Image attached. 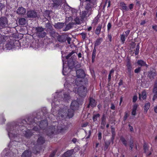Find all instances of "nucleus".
<instances>
[{"label":"nucleus","mask_w":157,"mask_h":157,"mask_svg":"<svg viewBox=\"0 0 157 157\" xmlns=\"http://www.w3.org/2000/svg\"><path fill=\"white\" fill-rule=\"evenodd\" d=\"M77 78L75 81V79L71 78H68V80L69 83L66 82L64 84V87L66 88L70 87V86L74 89L73 91L75 92H77L79 95L82 97L84 96L86 93V89L84 86L82 85L83 78L85 76L84 71L82 70H78L76 72Z\"/></svg>","instance_id":"nucleus-1"},{"label":"nucleus","mask_w":157,"mask_h":157,"mask_svg":"<svg viewBox=\"0 0 157 157\" xmlns=\"http://www.w3.org/2000/svg\"><path fill=\"white\" fill-rule=\"evenodd\" d=\"M78 103L77 101H73L71 105V109H62L59 111L57 116L59 117L61 116L62 117L64 116H68L69 118L72 117L73 116V111L78 108Z\"/></svg>","instance_id":"nucleus-2"},{"label":"nucleus","mask_w":157,"mask_h":157,"mask_svg":"<svg viewBox=\"0 0 157 157\" xmlns=\"http://www.w3.org/2000/svg\"><path fill=\"white\" fill-rule=\"evenodd\" d=\"M62 94L61 92H56L54 94V98L53 102L52 104V111H54V109L53 107L55 105H57L58 103L59 102L60 100L63 101V100L64 101H66L70 99V97L68 94H64L63 95L64 98H63L60 97Z\"/></svg>","instance_id":"nucleus-3"},{"label":"nucleus","mask_w":157,"mask_h":157,"mask_svg":"<svg viewBox=\"0 0 157 157\" xmlns=\"http://www.w3.org/2000/svg\"><path fill=\"white\" fill-rule=\"evenodd\" d=\"M67 128L64 127L59 126L56 128L55 126L52 125L48 128L46 133L48 135L50 136L56 131L63 133L65 132Z\"/></svg>","instance_id":"nucleus-4"},{"label":"nucleus","mask_w":157,"mask_h":157,"mask_svg":"<svg viewBox=\"0 0 157 157\" xmlns=\"http://www.w3.org/2000/svg\"><path fill=\"white\" fill-rule=\"evenodd\" d=\"M13 128V126L11 125H8L7 128L8 132V135L10 139H12L13 138H15L16 136L15 135V131L14 130H12V128Z\"/></svg>","instance_id":"nucleus-5"},{"label":"nucleus","mask_w":157,"mask_h":157,"mask_svg":"<svg viewBox=\"0 0 157 157\" xmlns=\"http://www.w3.org/2000/svg\"><path fill=\"white\" fill-rule=\"evenodd\" d=\"M8 26V20L5 17L0 18V28L2 29Z\"/></svg>","instance_id":"nucleus-6"},{"label":"nucleus","mask_w":157,"mask_h":157,"mask_svg":"<svg viewBox=\"0 0 157 157\" xmlns=\"http://www.w3.org/2000/svg\"><path fill=\"white\" fill-rule=\"evenodd\" d=\"M144 152L147 155H149L151 154L152 152V149L151 147L149 148L146 144H144L143 146Z\"/></svg>","instance_id":"nucleus-7"},{"label":"nucleus","mask_w":157,"mask_h":157,"mask_svg":"<svg viewBox=\"0 0 157 157\" xmlns=\"http://www.w3.org/2000/svg\"><path fill=\"white\" fill-rule=\"evenodd\" d=\"M86 11L82 12L81 17L82 19L87 17L89 16L91 14V9L90 7H86Z\"/></svg>","instance_id":"nucleus-8"},{"label":"nucleus","mask_w":157,"mask_h":157,"mask_svg":"<svg viewBox=\"0 0 157 157\" xmlns=\"http://www.w3.org/2000/svg\"><path fill=\"white\" fill-rule=\"evenodd\" d=\"M39 130L38 128H36V127H35L33 128V130L37 131ZM33 130H28L26 131H25V133H23L24 134V135L27 137H29L31 136L32 135V132Z\"/></svg>","instance_id":"nucleus-9"},{"label":"nucleus","mask_w":157,"mask_h":157,"mask_svg":"<svg viewBox=\"0 0 157 157\" xmlns=\"http://www.w3.org/2000/svg\"><path fill=\"white\" fill-rule=\"evenodd\" d=\"M27 14L28 17H37V13L33 10L28 11Z\"/></svg>","instance_id":"nucleus-10"},{"label":"nucleus","mask_w":157,"mask_h":157,"mask_svg":"<svg viewBox=\"0 0 157 157\" xmlns=\"http://www.w3.org/2000/svg\"><path fill=\"white\" fill-rule=\"evenodd\" d=\"M26 12V9L22 7H19L17 10V13L19 15H24L25 13Z\"/></svg>","instance_id":"nucleus-11"},{"label":"nucleus","mask_w":157,"mask_h":157,"mask_svg":"<svg viewBox=\"0 0 157 157\" xmlns=\"http://www.w3.org/2000/svg\"><path fill=\"white\" fill-rule=\"evenodd\" d=\"M54 2V7L57 8L59 6L62 5V0H52Z\"/></svg>","instance_id":"nucleus-12"},{"label":"nucleus","mask_w":157,"mask_h":157,"mask_svg":"<svg viewBox=\"0 0 157 157\" xmlns=\"http://www.w3.org/2000/svg\"><path fill=\"white\" fill-rule=\"evenodd\" d=\"M74 152V150L73 149L68 150L63 154L62 157H65L66 155H67V157H69L73 154Z\"/></svg>","instance_id":"nucleus-13"},{"label":"nucleus","mask_w":157,"mask_h":157,"mask_svg":"<svg viewBox=\"0 0 157 157\" xmlns=\"http://www.w3.org/2000/svg\"><path fill=\"white\" fill-rule=\"evenodd\" d=\"M45 142L44 138L40 136L38 138L37 143L38 145H41L44 143Z\"/></svg>","instance_id":"nucleus-14"},{"label":"nucleus","mask_w":157,"mask_h":157,"mask_svg":"<svg viewBox=\"0 0 157 157\" xmlns=\"http://www.w3.org/2000/svg\"><path fill=\"white\" fill-rule=\"evenodd\" d=\"M138 107V105L136 104L134 105L132 112V114L133 116H135L136 114V110Z\"/></svg>","instance_id":"nucleus-15"},{"label":"nucleus","mask_w":157,"mask_h":157,"mask_svg":"<svg viewBox=\"0 0 157 157\" xmlns=\"http://www.w3.org/2000/svg\"><path fill=\"white\" fill-rule=\"evenodd\" d=\"M137 64L138 65L141 66H146V67H147V65L146 64V63L142 60H138L137 62Z\"/></svg>","instance_id":"nucleus-16"},{"label":"nucleus","mask_w":157,"mask_h":157,"mask_svg":"<svg viewBox=\"0 0 157 157\" xmlns=\"http://www.w3.org/2000/svg\"><path fill=\"white\" fill-rule=\"evenodd\" d=\"M146 92L145 91H143L141 94H139V99L140 100L141 99V98L143 99H145L146 98Z\"/></svg>","instance_id":"nucleus-17"},{"label":"nucleus","mask_w":157,"mask_h":157,"mask_svg":"<svg viewBox=\"0 0 157 157\" xmlns=\"http://www.w3.org/2000/svg\"><path fill=\"white\" fill-rule=\"evenodd\" d=\"M31 152L29 151H25L22 155V157H29L31 155Z\"/></svg>","instance_id":"nucleus-18"},{"label":"nucleus","mask_w":157,"mask_h":157,"mask_svg":"<svg viewBox=\"0 0 157 157\" xmlns=\"http://www.w3.org/2000/svg\"><path fill=\"white\" fill-rule=\"evenodd\" d=\"M156 75V73L155 72L150 71L149 72L148 76L150 79H153Z\"/></svg>","instance_id":"nucleus-19"},{"label":"nucleus","mask_w":157,"mask_h":157,"mask_svg":"<svg viewBox=\"0 0 157 157\" xmlns=\"http://www.w3.org/2000/svg\"><path fill=\"white\" fill-rule=\"evenodd\" d=\"M150 107V104L149 103H147L145 104L144 106V112L145 113H147L148 110Z\"/></svg>","instance_id":"nucleus-20"},{"label":"nucleus","mask_w":157,"mask_h":157,"mask_svg":"<svg viewBox=\"0 0 157 157\" xmlns=\"http://www.w3.org/2000/svg\"><path fill=\"white\" fill-rule=\"evenodd\" d=\"M96 105V103L95 100L93 98H90V102L89 105L88 106V107H89L91 106L92 107H94Z\"/></svg>","instance_id":"nucleus-21"},{"label":"nucleus","mask_w":157,"mask_h":157,"mask_svg":"<svg viewBox=\"0 0 157 157\" xmlns=\"http://www.w3.org/2000/svg\"><path fill=\"white\" fill-rule=\"evenodd\" d=\"M48 125L47 122L46 121H43L40 124L39 127L40 128H43V127H46Z\"/></svg>","instance_id":"nucleus-22"},{"label":"nucleus","mask_w":157,"mask_h":157,"mask_svg":"<svg viewBox=\"0 0 157 157\" xmlns=\"http://www.w3.org/2000/svg\"><path fill=\"white\" fill-rule=\"evenodd\" d=\"M127 70L129 73H130L132 69V67L130 62L128 61L127 64Z\"/></svg>","instance_id":"nucleus-23"},{"label":"nucleus","mask_w":157,"mask_h":157,"mask_svg":"<svg viewBox=\"0 0 157 157\" xmlns=\"http://www.w3.org/2000/svg\"><path fill=\"white\" fill-rule=\"evenodd\" d=\"M64 26V23H58L55 25V27L57 29H60L62 28Z\"/></svg>","instance_id":"nucleus-24"},{"label":"nucleus","mask_w":157,"mask_h":157,"mask_svg":"<svg viewBox=\"0 0 157 157\" xmlns=\"http://www.w3.org/2000/svg\"><path fill=\"white\" fill-rule=\"evenodd\" d=\"M62 60H63V74L64 75H67L68 74L67 73V72L65 71L67 70H69V68H67V67L66 68L65 67V63H64V61H63V59H62Z\"/></svg>","instance_id":"nucleus-25"},{"label":"nucleus","mask_w":157,"mask_h":157,"mask_svg":"<svg viewBox=\"0 0 157 157\" xmlns=\"http://www.w3.org/2000/svg\"><path fill=\"white\" fill-rule=\"evenodd\" d=\"M120 5L121 8L123 10L126 11H127L128 10L126 5L123 2L120 3Z\"/></svg>","instance_id":"nucleus-26"},{"label":"nucleus","mask_w":157,"mask_h":157,"mask_svg":"<svg viewBox=\"0 0 157 157\" xmlns=\"http://www.w3.org/2000/svg\"><path fill=\"white\" fill-rule=\"evenodd\" d=\"M19 23L21 25H24L26 23V20L24 18H21L19 20Z\"/></svg>","instance_id":"nucleus-27"},{"label":"nucleus","mask_w":157,"mask_h":157,"mask_svg":"<svg viewBox=\"0 0 157 157\" xmlns=\"http://www.w3.org/2000/svg\"><path fill=\"white\" fill-rule=\"evenodd\" d=\"M96 50L95 48H94L93 49L92 55V62H94V59L95 58L96 55Z\"/></svg>","instance_id":"nucleus-28"},{"label":"nucleus","mask_w":157,"mask_h":157,"mask_svg":"<svg viewBox=\"0 0 157 157\" xmlns=\"http://www.w3.org/2000/svg\"><path fill=\"white\" fill-rule=\"evenodd\" d=\"M102 41V39L101 38L97 39L95 43V46H97L99 45Z\"/></svg>","instance_id":"nucleus-29"},{"label":"nucleus","mask_w":157,"mask_h":157,"mask_svg":"<svg viewBox=\"0 0 157 157\" xmlns=\"http://www.w3.org/2000/svg\"><path fill=\"white\" fill-rule=\"evenodd\" d=\"M101 26L100 25H99L97 27L95 31V33L98 35L100 33L101 30Z\"/></svg>","instance_id":"nucleus-30"},{"label":"nucleus","mask_w":157,"mask_h":157,"mask_svg":"<svg viewBox=\"0 0 157 157\" xmlns=\"http://www.w3.org/2000/svg\"><path fill=\"white\" fill-rule=\"evenodd\" d=\"M153 92L155 94L153 99V100H154L157 97V89L156 88H154Z\"/></svg>","instance_id":"nucleus-31"},{"label":"nucleus","mask_w":157,"mask_h":157,"mask_svg":"<svg viewBox=\"0 0 157 157\" xmlns=\"http://www.w3.org/2000/svg\"><path fill=\"white\" fill-rule=\"evenodd\" d=\"M36 29L37 31L36 33L37 35L44 31V29L40 27L36 28Z\"/></svg>","instance_id":"nucleus-32"},{"label":"nucleus","mask_w":157,"mask_h":157,"mask_svg":"<svg viewBox=\"0 0 157 157\" xmlns=\"http://www.w3.org/2000/svg\"><path fill=\"white\" fill-rule=\"evenodd\" d=\"M114 71V70L113 69H112L110 71L109 74L108 76V81H110L111 79L112 74H113Z\"/></svg>","instance_id":"nucleus-33"},{"label":"nucleus","mask_w":157,"mask_h":157,"mask_svg":"<svg viewBox=\"0 0 157 157\" xmlns=\"http://www.w3.org/2000/svg\"><path fill=\"white\" fill-rule=\"evenodd\" d=\"M106 124V121L105 119L103 118L101 123V127L102 128H103Z\"/></svg>","instance_id":"nucleus-34"},{"label":"nucleus","mask_w":157,"mask_h":157,"mask_svg":"<svg viewBox=\"0 0 157 157\" xmlns=\"http://www.w3.org/2000/svg\"><path fill=\"white\" fill-rule=\"evenodd\" d=\"M57 40L58 41L61 42H63L65 41V40L63 38V37L60 36H58Z\"/></svg>","instance_id":"nucleus-35"},{"label":"nucleus","mask_w":157,"mask_h":157,"mask_svg":"<svg viewBox=\"0 0 157 157\" xmlns=\"http://www.w3.org/2000/svg\"><path fill=\"white\" fill-rule=\"evenodd\" d=\"M125 37L126 36H124V34H123L121 36V40L122 44H124L125 40Z\"/></svg>","instance_id":"nucleus-36"},{"label":"nucleus","mask_w":157,"mask_h":157,"mask_svg":"<svg viewBox=\"0 0 157 157\" xmlns=\"http://www.w3.org/2000/svg\"><path fill=\"white\" fill-rule=\"evenodd\" d=\"M46 35V33L44 31L38 34V36L42 37H44Z\"/></svg>","instance_id":"nucleus-37"},{"label":"nucleus","mask_w":157,"mask_h":157,"mask_svg":"<svg viewBox=\"0 0 157 157\" xmlns=\"http://www.w3.org/2000/svg\"><path fill=\"white\" fill-rule=\"evenodd\" d=\"M121 140L125 146L127 145V141L123 137H121Z\"/></svg>","instance_id":"nucleus-38"},{"label":"nucleus","mask_w":157,"mask_h":157,"mask_svg":"<svg viewBox=\"0 0 157 157\" xmlns=\"http://www.w3.org/2000/svg\"><path fill=\"white\" fill-rule=\"evenodd\" d=\"M100 116V115L99 114H97L96 115H94L93 117V119L94 121H95L97 120V118Z\"/></svg>","instance_id":"nucleus-39"},{"label":"nucleus","mask_w":157,"mask_h":157,"mask_svg":"<svg viewBox=\"0 0 157 157\" xmlns=\"http://www.w3.org/2000/svg\"><path fill=\"white\" fill-rule=\"evenodd\" d=\"M71 26L72 25L71 24H68L66 26L65 31L69 29L71 27Z\"/></svg>","instance_id":"nucleus-40"},{"label":"nucleus","mask_w":157,"mask_h":157,"mask_svg":"<svg viewBox=\"0 0 157 157\" xmlns=\"http://www.w3.org/2000/svg\"><path fill=\"white\" fill-rule=\"evenodd\" d=\"M130 32V30H128L125 32V33H124V36H126V37H127L128 35L129 34Z\"/></svg>","instance_id":"nucleus-41"},{"label":"nucleus","mask_w":157,"mask_h":157,"mask_svg":"<svg viewBox=\"0 0 157 157\" xmlns=\"http://www.w3.org/2000/svg\"><path fill=\"white\" fill-rule=\"evenodd\" d=\"M141 68L140 67H138L135 70L134 72L135 73H137L139 72Z\"/></svg>","instance_id":"nucleus-42"},{"label":"nucleus","mask_w":157,"mask_h":157,"mask_svg":"<svg viewBox=\"0 0 157 157\" xmlns=\"http://www.w3.org/2000/svg\"><path fill=\"white\" fill-rule=\"evenodd\" d=\"M137 96L136 95H134L132 101L133 102H135L137 100Z\"/></svg>","instance_id":"nucleus-43"},{"label":"nucleus","mask_w":157,"mask_h":157,"mask_svg":"<svg viewBox=\"0 0 157 157\" xmlns=\"http://www.w3.org/2000/svg\"><path fill=\"white\" fill-rule=\"evenodd\" d=\"M129 116V114L128 113L126 112L125 113V116L124 117V120H126L127 117H128Z\"/></svg>","instance_id":"nucleus-44"},{"label":"nucleus","mask_w":157,"mask_h":157,"mask_svg":"<svg viewBox=\"0 0 157 157\" xmlns=\"http://www.w3.org/2000/svg\"><path fill=\"white\" fill-rule=\"evenodd\" d=\"M75 21L76 22V23L77 24H79L80 23V21L79 18L78 17H76L75 19Z\"/></svg>","instance_id":"nucleus-45"},{"label":"nucleus","mask_w":157,"mask_h":157,"mask_svg":"<svg viewBox=\"0 0 157 157\" xmlns=\"http://www.w3.org/2000/svg\"><path fill=\"white\" fill-rule=\"evenodd\" d=\"M81 35L82 36V38L83 39H84L86 38V34L85 33H82L81 34Z\"/></svg>","instance_id":"nucleus-46"},{"label":"nucleus","mask_w":157,"mask_h":157,"mask_svg":"<svg viewBox=\"0 0 157 157\" xmlns=\"http://www.w3.org/2000/svg\"><path fill=\"white\" fill-rule=\"evenodd\" d=\"M133 146V142L132 141H131L130 142V149L131 150L132 149Z\"/></svg>","instance_id":"nucleus-47"},{"label":"nucleus","mask_w":157,"mask_h":157,"mask_svg":"<svg viewBox=\"0 0 157 157\" xmlns=\"http://www.w3.org/2000/svg\"><path fill=\"white\" fill-rule=\"evenodd\" d=\"M111 27V25L110 23H109L107 25L108 30H109Z\"/></svg>","instance_id":"nucleus-48"},{"label":"nucleus","mask_w":157,"mask_h":157,"mask_svg":"<svg viewBox=\"0 0 157 157\" xmlns=\"http://www.w3.org/2000/svg\"><path fill=\"white\" fill-rule=\"evenodd\" d=\"M84 150L83 151H81L79 152V153L81 156H84Z\"/></svg>","instance_id":"nucleus-49"},{"label":"nucleus","mask_w":157,"mask_h":157,"mask_svg":"<svg viewBox=\"0 0 157 157\" xmlns=\"http://www.w3.org/2000/svg\"><path fill=\"white\" fill-rule=\"evenodd\" d=\"M101 132H99L98 134V139L99 140H101Z\"/></svg>","instance_id":"nucleus-50"},{"label":"nucleus","mask_w":157,"mask_h":157,"mask_svg":"<svg viewBox=\"0 0 157 157\" xmlns=\"http://www.w3.org/2000/svg\"><path fill=\"white\" fill-rule=\"evenodd\" d=\"M129 128L131 132L133 131V128L130 125H129Z\"/></svg>","instance_id":"nucleus-51"},{"label":"nucleus","mask_w":157,"mask_h":157,"mask_svg":"<svg viewBox=\"0 0 157 157\" xmlns=\"http://www.w3.org/2000/svg\"><path fill=\"white\" fill-rule=\"evenodd\" d=\"M152 28L155 30L157 31V26L156 25H154L152 26Z\"/></svg>","instance_id":"nucleus-52"},{"label":"nucleus","mask_w":157,"mask_h":157,"mask_svg":"<svg viewBox=\"0 0 157 157\" xmlns=\"http://www.w3.org/2000/svg\"><path fill=\"white\" fill-rule=\"evenodd\" d=\"M10 48H9V44H7L6 45V47L8 48V49H10V48H12L13 47L12 45H10Z\"/></svg>","instance_id":"nucleus-53"},{"label":"nucleus","mask_w":157,"mask_h":157,"mask_svg":"<svg viewBox=\"0 0 157 157\" xmlns=\"http://www.w3.org/2000/svg\"><path fill=\"white\" fill-rule=\"evenodd\" d=\"M128 7L131 10L133 8V4H131L129 5Z\"/></svg>","instance_id":"nucleus-54"},{"label":"nucleus","mask_w":157,"mask_h":157,"mask_svg":"<svg viewBox=\"0 0 157 157\" xmlns=\"http://www.w3.org/2000/svg\"><path fill=\"white\" fill-rule=\"evenodd\" d=\"M111 109L113 110H114L115 109V106L113 104H111Z\"/></svg>","instance_id":"nucleus-55"},{"label":"nucleus","mask_w":157,"mask_h":157,"mask_svg":"<svg viewBox=\"0 0 157 157\" xmlns=\"http://www.w3.org/2000/svg\"><path fill=\"white\" fill-rule=\"evenodd\" d=\"M146 23V22L145 20H143L142 21L141 23H140V25H144Z\"/></svg>","instance_id":"nucleus-56"},{"label":"nucleus","mask_w":157,"mask_h":157,"mask_svg":"<svg viewBox=\"0 0 157 157\" xmlns=\"http://www.w3.org/2000/svg\"><path fill=\"white\" fill-rule=\"evenodd\" d=\"M77 141V140L75 138H74L72 140V141L74 143H75Z\"/></svg>","instance_id":"nucleus-57"},{"label":"nucleus","mask_w":157,"mask_h":157,"mask_svg":"<svg viewBox=\"0 0 157 157\" xmlns=\"http://www.w3.org/2000/svg\"><path fill=\"white\" fill-rule=\"evenodd\" d=\"M139 50H136V48L135 51V53L136 55H137L138 54L139 52Z\"/></svg>","instance_id":"nucleus-58"},{"label":"nucleus","mask_w":157,"mask_h":157,"mask_svg":"<svg viewBox=\"0 0 157 157\" xmlns=\"http://www.w3.org/2000/svg\"><path fill=\"white\" fill-rule=\"evenodd\" d=\"M136 50H139V44H138L137 45H136Z\"/></svg>","instance_id":"nucleus-59"},{"label":"nucleus","mask_w":157,"mask_h":157,"mask_svg":"<svg viewBox=\"0 0 157 157\" xmlns=\"http://www.w3.org/2000/svg\"><path fill=\"white\" fill-rule=\"evenodd\" d=\"M154 111L155 113H157V105L154 107Z\"/></svg>","instance_id":"nucleus-60"},{"label":"nucleus","mask_w":157,"mask_h":157,"mask_svg":"<svg viewBox=\"0 0 157 157\" xmlns=\"http://www.w3.org/2000/svg\"><path fill=\"white\" fill-rule=\"evenodd\" d=\"M78 58H81L82 57V54L81 53H79L78 54Z\"/></svg>","instance_id":"nucleus-61"},{"label":"nucleus","mask_w":157,"mask_h":157,"mask_svg":"<svg viewBox=\"0 0 157 157\" xmlns=\"http://www.w3.org/2000/svg\"><path fill=\"white\" fill-rule=\"evenodd\" d=\"M71 56V54H69L68 56H66V59H68V58Z\"/></svg>","instance_id":"nucleus-62"},{"label":"nucleus","mask_w":157,"mask_h":157,"mask_svg":"<svg viewBox=\"0 0 157 157\" xmlns=\"http://www.w3.org/2000/svg\"><path fill=\"white\" fill-rule=\"evenodd\" d=\"M87 123H86L85 124H83L82 125V126L83 127H85L87 125Z\"/></svg>","instance_id":"nucleus-63"},{"label":"nucleus","mask_w":157,"mask_h":157,"mask_svg":"<svg viewBox=\"0 0 157 157\" xmlns=\"http://www.w3.org/2000/svg\"><path fill=\"white\" fill-rule=\"evenodd\" d=\"M108 38H109V39L110 41H111V38H112L111 36L110 35H108Z\"/></svg>","instance_id":"nucleus-64"}]
</instances>
